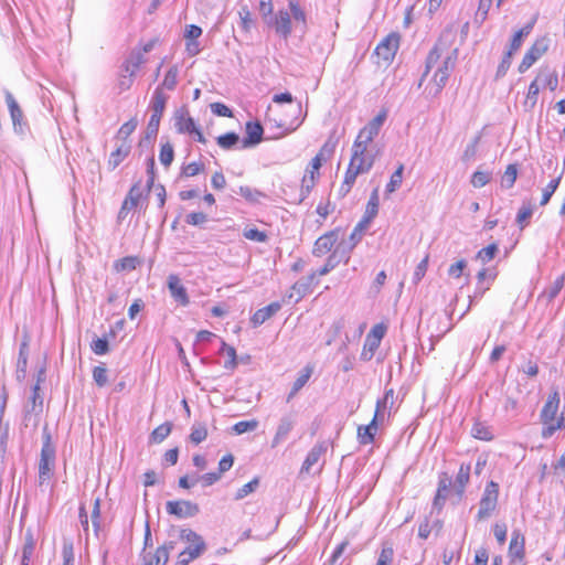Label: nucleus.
Segmentation results:
<instances>
[{"mask_svg": "<svg viewBox=\"0 0 565 565\" xmlns=\"http://www.w3.org/2000/svg\"><path fill=\"white\" fill-rule=\"evenodd\" d=\"M56 451L52 443L51 434L46 428L43 430V445L39 461V484L43 486L54 475L55 470Z\"/></svg>", "mask_w": 565, "mask_h": 565, "instance_id": "f257e3e1", "label": "nucleus"}, {"mask_svg": "<svg viewBox=\"0 0 565 565\" xmlns=\"http://www.w3.org/2000/svg\"><path fill=\"white\" fill-rule=\"evenodd\" d=\"M498 497L499 484L494 481L488 482L479 502L478 520H486L492 514L498 504Z\"/></svg>", "mask_w": 565, "mask_h": 565, "instance_id": "f03ea898", "label": "nucleus"}, {"mask_svg": "<svg viewBox=\"0 0 565 565\" xmlns=\"http://www.w3.org/2000/svg\"><path fill=\"white\" fill-rule=\"evenodd\" d=\"M458 50L454 49L443 61L441 65L437 68L433 76V83L435 86L434 95H438L445 87L451 72L455 68Z\"/></svg>", "mask_w": 565, "mask_h": 565, "instance_id": "7ed1b4c3", "label": "nucleus"}, {"mask_svg": "<svg viewBox=\"0 0 565 565\" xmlns=\"http://www.w3.org/2000/svg\"><path fill=\"white\" fill-rule=\"evenodd\" d=\"M550 39L542 36L536 39L535 42L524 54L518 70L520 73H525L537 60H540L548 50Z\"/></svg>", "mask_w": 565, "mask_h": 565, "instance_id": "20e7f679", "label": "nucleus"}, {"mask_svg": "<svg viewBox=\"0 0 565 565\" xmlns=\"http://www.w3.org/2000/svg\"><path fill=\"white\" fill-rule=\"evenodd\" d=\"M386 111L382 110L366 126H364L354 142L370 145L374 138L379 135L384 121L386 120Z\"/></svg>", "mask_w": 565, "mask_h": 565, "instance_id": "39448f33", "label": "nucleus"}, {"mask_svg": "<svg viewBox=\"0 0 565 565\" xmlns=\"http://www.w3.org/2000/svg\"><path fill=\"white\" fill-rule=\"evenodd\" d=\"M362 154L363 148H361L360 142H353L352 156L347 171L356 178L372 169V161L364 159Z\"/></svg>", "mask_w": 565, "mask_h": 565, "instance_id": "423d86ee", "label": "nucleus"}, {"mask_svg": "<svg viewBox=\"0 0 565 565\" xmlns=\"http://www.w3.org/2000/svg\"><path fill=\"white\" fill-rule=\"evenodd\" d=\"M166 510L169 514L175 515L179 519L192 518L200 512L196 503L186 500L168 501Z\"/></svg>", "mask_w": 565, "mask_h": 565, "instance_id": "0eeeda50", "label": "nucleus"}, {"mask_svg": "<svg viewBox=\"0 0 565 565\" xmlns=\"http://www.w3.org/2000/svg\"><path fill=\"white\" fill-rule=\"evenodd\" d=\"M399 46V34L390 33L386 35L376 46L375 53L379 57H382L385 62H390L394 58Z\"/></svg>", "mask_w": 565, "mask_h": 565, "instance_id": "6e6552de", "label": "nucleus"}, {"mask_svg": "<svg viewBox=\"0 0 565 565\" xmlns=\"http://www.w3.org/2000/svg\"><path fill=\"white\" fill-rule=\"evenodd\" d=\"M338 238H339V230L330 231V232L323 234L316 241V243L313 245L312 254L317 257H321V256L326 255L335 245V243L338 242Z\"/></svg>", "mask_w": 565, "mask_h": 565, "instance_id": "1a4fd4ad", "label": "nucleus"}, {"mask_svg": "<svg viewBox=\"0 0 565 565\" xmlns=\"http://www.w3.org/2000/svg\"><path fill=\"white\" fill-rule=\"evenodd\" d=\"M246 137L242 141V148H250L263 140L264 128L258 121H247L245 126Z\"/></svg>", "mask_w": 565, "mask_h": 565, "instance_id": "9d476101", "label": "nucleus"}, {"mask_svg": "<svg viewBox=\"0 0 565 565\" xmlns=\"http://www.w3.org/2000/svg\"><path fill=\"white\" fill-rule=\"evenodd\" d=\"M558 406L559 394L558 392L555 391L552 394H550L541 412V422L543 423L544 427L548 426L551 422H554L558 411Z\"/></svg>", "mask_w": 565, "mask_h": 565, "instance_id": "9b49d317", "label": "nucleus"}, {"mask_svg": "<svg viewBox=\"0 0 565 565\" xmlns=\"http://www.w3.org/2000/svg\"><path fill=\"white\" fill-rule=\"evenodd\" d=\"M327 441L317 443L308 452L300 470L301 473H310L311 468L319 462V460L327 452Z\"/></svg>", "mask_w": 565, "mask_h": 565, "instance_id": "f8f14e48", "label": "nucleus"}, {"mask_svg": "<svg viewBox=\"0 0 565 565\" xmlns=\"http://www.w3.org/2000/svg\"><path fill=\"white\" fill-rule=\"evenodd\" d=\"M168 288L172 298L181 306L185 307L190 303L186 289L181 284V280L177 275H170L168 277Z\"/></svg>", "mask_w": 565, "mask_h": 565, "instance_id": "ddd939ff", "label": "nucleus"}, {"mask_svg": "<svg viewBox=\"0 0 565 565\" xmlns=\"http://www.w3.org/2000/svg\"><path fill=\"white\" fill-rule=\"evenodd\" d=\"M140 196H141L140 183L138 182L131 186V189L128 192V195L124 200L122 205L118 213V220L122 221L126 218L128 212L137 206Z\"/></svg>", "mask_w": 565, "mask_h": 565, "instance_id": "4468645a", "label": "nucleus"}, {"mask_svg": "<svg viewBox=\"0 0 565 565\" xmlns=\"http://www.w3.org/2000/svg\"><path fill=\"white\" fill-rule=\"evenodd\" d=\"M315 280L316 273H311L310 275L300 278L292 285V292L289 295V299H292L296 295L295 302H298L301 298L311 291V287L315 284Z\"/></svg>", "mask_w": 565, "mask_h": 565, "instance_id": "2eb2a0df", "label": "nucleus"}, {"mask_svg": "<svg viewBox=\"0 0 565 565\" xmlns=\"http://www.w3.org/2000/svg\"><path fill=\"white\" fill-rule=\"evenodd\" d=\"M295 426V418L291 415H286L280 418L277 426L276 434L271 440V447H277L280 443L287 439L289 433Z\"/></svg>", "mask_w": 565, "mask_h": 565, "instance_id": "dca6fc26", "label": "nucleus"}, {"mask_svg": "<svg viewBox=\"0 0 565 565\" xmlns=\"http://www.w3.org/2000/svg\"><path fill=\"white\" fill-rule=\"evenodd\" d=\"M525 539L520 531H513L509 545V557L511 562L521 561L524 557Z\"/></svg>", "mask_w": 565, "mask_h": 565, "instance_id": "f3484780", "label": "nucleus"}, {"mask_svg": "<svg viewBox=\"0 0 565 565\" xmlns=\"http://www.w3.org/2000/svg\"><path fill=\"white\" fill-rule=\"evenodd\" d=\"M174 127L180 134L192 135L195 131L196 125L192 117L185 110H178L174 114Z\"/></svg>", "mask_w": 565, "mask_h": 565, "instance_id": "a211bd4d", "label": "nucleus"}, {"mask_svg": "<svg viewBox=\"0 0 565 565\" xmlns=\"http://www.w3.org/2000/svg\"><path fill=\"white\" fill-rule=\"evenodd\" d=\"M131 145L129 141H121L110 153L108 159V169L115 170L130 153Z\"/></svg>", "mask_w": 565, "mask_h": 565, "instance_id": "6ab92c4d", "label": "nucleus"}, {"mask_svg": "<svg viewBox=\"0 0 565 565\" xmlns=\"http://www.w3.org/2000/svg\"><path fill=\"white\" fill-rule=\"evenodd\" d=\"M6 103L8 105V109L12 119V124L15 130L20 129L22 130V119H23V113L20 108L18 102L15 100L14 96L7 90L6 92Z\"/></svg>", "mask_w": 565, "mask_h": 565, "instance_id": "aec40b11", "label": "nucleus"}, {"mask_svg": "<svg viewBox=\"0 0 565 565\" xmlns=\"http://www.w3.org/2000/svg\"><path fill=\"white\" fill-rule=\"evenodd\" d=\"M206 545H189L177 557L175 565H189L192 561L199 558L204 551Z\"/></svg>", "mask_w": 565, "mask_h": 565, "instance_id": "412c9836", "label": "nucleus"}, {"mask_svg": "<svg viewBox=\"0 0 565 565\" xmlns=\"http://www.w3.org/2000/svg\"><path fill=\"white\" fill-rule=\"evenodd\" d=\"M281 308L279 302H271L268 306L258 309L253 317L250 318V322L254 327H258L263 324L266 320L271 318L275 313H277Z\"/></svg>", "mask_w": 565, "mask_h": 565, "instance_id": "4be33fe9", "label": "nucleus"}, {"mask_svg": "<svg viewBox=\"0 0 565 565\" xmlns=\"http://www.w3.org/2000/svg\"><path fill=\"white\" fill-rule=\"evenodd\" d=\"M35 536L31 527L24 533V542L22 546L21 565H29L35 550Z\"/></svg>", "mask_w": 565, "mask_h": 565, "instance_id": "5701e85b", "label": "nucleus"}, {"mask_svg": "<svg viewBox=\"0 0 565 565\" xmlns=\"http://www.w3.org/2000/svg\"><path fill=\"white\" fill-rule=\"evenodd\" d=\"M535 22L536 18H533L532 21H530L513 34L508 51H511V53L514 54L521 47L524 38H526L532 32Z\"/></svg>", "mask_w": 565, "mask_h": 565, "instance_id": "b1692460", "label": "nucleus"}, {"mask_svg": "<svg viewBox=\"0 0 565 565\" xmlns=\"http://www.w3.org/2000/svg\"><path fill=\"white\" fill-rule=\"evenodd\" d=\"M380 418H381L380 416H376L374 414V417H373V419L371 420V423L369 425H366V426H359V428H358V439H359L360 444L367 445V444L373 443L374 435H375V431L377 429V420Z\"/></svg>", "mask_w": 565, "mask_h": 565, "instance_id": "393cba45", "label": "nucleus"}, {"mask_svg": "<svg viewBox=\"0 0 565 565\" xmlns=\"http://www.w3.org/2000/svg\"><path fill=\"white\" fill-rule=\"evenodd\" d=\"M168 100V96L163 93L162 88L159 86L154 89L150 103V109L152 111L151 115H157L158 117H162L166 104Z\"/></svg>", "mask_w": 565, "mask_h": 565, "instance_id": "a878e982", "label": "nucleus"}, {"mask_svg": "<svg viewBox=\"0 0 565 565\" xmlns=\"http://www.w3.org/2000/svg\"><path fill=\"white\" fill-rule=\"evenodd\" d=\"M275 30L278 34L287 39L291 33L290 13L287 11H279L275 18Z\"/></svg>", "mask_w": 565, "mask_h": 565, "instance_id": "bb28decb", "label": "nucleus"}, {"mask_svg": "<svg viewBox=\"0 0 565 565\" xmlns=\"http://www.w3.org/2000/svg\"><path fill=\"white\" fill-rule=\"evenodd\" d=\"M146 62L145 55L140 50H134L122 65V72L136 74L140 65Z\"/></svg>", "mask_w": 565, "mask_h": 565, "instance_id": "cd10ccee", "label": "nucleus"}, {"mask_svg": "<svg viewBox=\"0 0 565 565\" xmlns=\"http://www.w3.org/2000/svg\"><path fill=\"white\" fill-rule=\"evenodd\" d=\"M350 253L351 250L347 248V245L340 243L333 253L327 258V263L332 269H334L341 262H344L345 264L349 262Z\"/></svg>", "mask_w": 565, "mask_h": 565, "instance_id": "c85d7f7f", "label": "nucleus"}, {"mask_svg": "<svg viewBox=\"0 0 565 565\" xmlns=\"http://www.w3.org/2000/svg\"><path fill=\"white\" fill-rule=\"evenodd\" d=\"M451 486V481L448 478H441L438 482L437 493L434 499L433 508L438 511L441 510L444 503L446 501L449 488Z\"/></svg>", "mask_w": 565, "mask_h": 565, "instance_id": "c756f323", "label": "nucleus"}, {"mask_svg": "<svg viewBox=\"0 0 565 565\" xmlns=\"http://www.w3.org/2000/svg\"><path fill=\"white\" fill-rule=\"evenodd\" d=\"M379 213V189H374L371 193V196L369 199V202L365 207L364 215L362 220H364V223H371V221Z\"/></svg>", "mask_w": 565, "mask_h": 565, "instance_id": "7c9ffc66", "label": "nucleus"}, {"mask_svg": "<svg viewBox=\"0 0 565 565\" xmlns=\"http://www.w3.org/2000/svg\"><path fill=\"white\" fill-rule=\"evenodd\" d=\"M471 466L470 463H461L455 480V488L459 495H462L467 483L469 482Z\"/></svg>", "mask_w": 565, "mask_h": 565, "instance_id": "2f4dec72", "label": "nucleus"}, {"mask_svg": "<svg viewBox=\"0 0 565 565\" xmlns=\"http://www.w3.org/2000/svg\"><path fill=\"white\" fill-rule=\"evenodd\" d=\"M539 82H542L550 90H555L558 86V77L555 71L550 70L548 67L542 68L535 78Z\"/></svg>", "mask_w": 565, "mask_h": 565, "instance_id": "473e14b6", "label": "nucleus"}, {"mask_svg": "<svg viewBox=\"0 0 565 565\" xmlns=\"http://www.w3.org/2000/svg\"><path fill=\"white\" fill-rule=\"evenodd\" d=\"M369 223H364V220H361L356 226L353 228L349 241L342 242L341 244L347 245V248H349L351 252L356 246V244L362 239L364 231L367 228Z\"/></svg>", "mask_w": 565, "mask_h": 565, "instance_id": "72a5a7b5", "label": "nucleus"}, {"mask_svg": "<svg viewBox=\"0 0 565 565\" xmlns=\"http://www.w3.org/2000/svg\"><path fill=\"white\" fill-rule=\"evenodd\" d=\"M403 172H404V164L399 163L397 169L393 172V174L390 178L388 183L385 188V194L388 196L390 194L394 193L403 182Z\"/></svg>", "mask_w": 565, "mask_h": 565, "instance_id": "f704fd0d", "label": "nucleus"}, {"mask_svg": "<svg viewBox=\"0 0 565 565\" xmlns=\"http://www.w3.org/2000/svg\"><path fill=\"white\" fill-rule=\"evenodd\" d=\"M175 541H167L154 551V558L157 565L167 564L169 561L170 552L175 548Z\"/></svg>", "mask_w": 565, "mask_h": 565, "instance_id": "c9c22d12", "label": "nucleus"}, {"mask_svg": "<svg viewBox=\"0 0 565 565\" xmlns=\"http://www.w3.org/2000/svg\"><path fill=\"white\" fill-rule=\"evenodd\" d=\"M539 93H540V86L537 84V79H534L530 84L526 97L523 102V107L526 111H531L535 107V105L537 103Z\"/></svg>", "mask_w": 565, "mask_h": 565, "instance_id": "e433bc0d", "label": "nucleus"}, {"mask_svg": "<svg viewBox=\"0 0 565 565\" xmlns=\"http://www.w3.org/2000/svg\"><path fill=\"white\" fill-rule=\"evenodd\" d=\"M312 373V369L307 366L303 369L302 373L296 379L292 384L291 391L288 394L287 402H290L291 398L307 384Z\"/></svg>", "mask_w": 565, "mask_h": 565, "instance_id": "4c0bfd02", "label": "nucleus"}, {"mask_svg": "<svg viewBox=\"0 0 565 565\" xmlns=\"http://www.w3.org/2000/svg\"><path fill=\"white\" fill-rule=\"evenodd\" d=\"M444 43L441 40L438 41V43L431 49V51L429 52L427 58H426V71L423 75V77H425L429 70L439 61V58L441 57L445 49H444Z\"/></svg>", "mask_w": 565, "mask_h": 565, "instance_id": "58836bf2", "label": "nucleus"}, {"mask_svg": "<svg viewBox=\"0 0 565 565\" xmlns=\"http://www.w3.org/2000/svg\"><path fill=\"white\" fill-rule=\"evenodd\" d=\"M140 260L137 256H126L115 262L114 267L117 271H129L137 268Z\"/></svg>", "mask_w": 565, "mask_h": 565, "instance_id": "ea45409f", "label": "nucleus"}, {"mask_svg": "<svg viewBox=\"0 0 565 565\" xmlns=\"http://www.w3.org/2000/svg\"><path fill=\"white\" fill-rule=\"evenodd\" d=\"M561 180H562V173L559 175H557L556 178H554L553 180H551L547 185L543 189L542 191V199H541V202L540 204L542 206L546 205L552 195L555 193V191L557 190L559 183H561Z\"/></svg>", "mask_w": 565, "mask_h": 565, "instance_id": "a19ab883", "label": "nucleus"}, {"mask_svg": "<svg viewBox=\"0 0 565 565\" xmlns=\"http://www.w3.org/2000/svg\"><path fill=\"white\" fill-rule=\"evenodd\" d=\"M178 537L190 545H206L203 537L191 529H181Z\"/></svg>", "mask_w": 565, "mask_h": 565, "instance_id": "79ce46f5", "label": "nucleus"}, {"mask_svg": "<svg viewBox=\"0 0 565 565\" xmlns=\"http://www.w3.org/2000/svg\"><path fill=\"white\" fill-rule=\"evenodd\" d=\"M41 387L39 386V383H35V385L32 388V396H31V408L28 407V413L33 412L36 415L42 413L43 409V397L41 395Z\"/></svg>", "mask_w": 565, "mask_h": 565, "instance_id": "37998d69", "label": "nucleus"}, {"mask_svg": "<svg viewBox=\"0 0 565 565\" xmlns=\"http://www.w3.org/2000/svg\"><path fill=\"white\" fill-rule=\"evenodd\" d=\"M216 142L222 149L230 150L239 142V136L236 132H226L218 136Z\"/></svg>", "mask_w": 565, "mask_h": 565, "instance_id": "c03bdc74", "label": "nucleus"}, {"mask_svg": "<svg viewBox=\"0 0 565 565\" xmlns=\"http://www.w3.org/2000/svg\"><path fill=\"white\" fill-rule=\"evenodd\" d=\"M206 436H207L206 426L202 423H194L191 428L190 440L193 444L199 445L203 440L206 439Z\"/></svg>", "mask_w": 565, "mask_h": 565, "instance_id": "a18cd8bd", "label": "nucleus"}, {"mask_svg": "<svg viewBox=\"0 0 565 565\" xmlns=\"http://www.w3.org/2000/svg\"><path fill=\"white\" fill-rule=\"evenodd\" d=\"M220 353L225 354L228 358V360L224 363L225 369L234 370L237 366V356L235 348L226 344L225 342H222Z\"/></svg>", "mask_w": 565, "mask_h": 565, "instance_id": "49530a36", "label": "nucleus"}, {"mask_svg": "<svg viewBox=\"0 0 565 565\" xmlns=\"http://www.w3.org/2000/svg\"><path fill=\"white\" fill-rule=\"evenodd\" d=\"M172 424L167 422L154 428V430L150 435V439L153 443L163 441L171 433Z\"/></svg>", "mask_w": 565, "mask_h": 565, "instance_id": "de8ad7c7", "label": "nucleus"}, {"mask_svg": "<svg viewBox=\"0 0 565 565\" xmlns=\"http://www.w3.org/2000/svg\"><path fill=\"white\" fill-rule=\"evenodd\" d=\"M238 17L241 20V28L244 32H249L254 26V20L247 6H241L238 10Z\"/></svg>", "mask_w": 565, "mask_h": 565, "instance_id": "09e8293b", "label": "nucleus"}, {"mask_svg": "<svg viewBox=\"0 0 565 565\" xmlns=\"http://www.w3.org/2000/svg\"><path fill=\"white\" fill-rule=\"evenodd\" d=\"M174 158V150L172 145L167 141L161 145L160 153H159V160L160 163L164 167H169Z\"/></svg>", "mask_w": 565, "mask_h": 565, "instance_id": "8fccbe9b", "label": "nucleus"}, {"mask_svg": "<svg viewBox=\"0 0 565 565\" xmlns=\"http://www.w3.org/2000/svg\"><path fill=\"white\" fill-rule=\"evenodd\" d=\"M138 126V120L136 118H131L127 122H125L118 130L117 139L121 141H128V137L135 131Z\"/></svg>", "mask_w": 565, "mask_h": 565, "instance_id": "3c124183", "label": "nucleus"}, {"mask_svg": "<svg viewBox=\"0 0 565 565\" xmlns=\"http://www.w3.org/2000/svg\"><path fill=\"white\" fill-rule=\"evenodd\" d=\"M239 195H242L245 200H247L248 202H252V203H256L259 201L260 198H265L266 195L256 190V189H252L249 186H246V185H242L239 186L238 189V192H237Z\"/></svg>", "mask_w": 565, "mask_h": 565, "instance_id": "603ef678", "label": "nucleus"}, {"mask_svg": "<svg viewBox=\"0 0 565 565\" xmlns=\"http://www.w3.org/2000/svg\"><path fill=\"white\" fill-rule=\"evenodd\" d=\"M379 347L380 343H377V341L365 338L364 345L360 355L361 360L365 362L372 360Z\"/></svg>", "mask_w": 565, "mask_h": 565, "instance_id": "864d4df0", "label": "nucleus"}, {"mask_svg": "<svg viewBox=\"0 0 565 565\" xmlns=\"http://www.w3.org/2000/svg\"><path fill=\"white\" fill-rule=\"evenodd\" d=\"M518 177V168L516 164H509L505 169V172L501 180V185L511 189L516 180Z\"/></svg>", "mask_w": 565, "mask_h": 565, "instance_id": "5fc2aeb1", "label": "nucleus"}, {"mask_svg": "<svg viewBox=\"0 0 565 565\" xmlns=\"http://www.w3.org/2000/svg\"><path fill=\"white\" fill-rule=\"evenodd\" d=\"M497 253H498V245L495 243H492V244L488 245L487 247L481 248L477 253V259H479L483 264H487L495 257Z\"/></svg>", "mask_w": 565, "mask_h": 565, "instance_id": "6e6d98bb", "label": "nucleus"}, {"mask_svg": "<svg viewBox=\"0 0 565 565\" xmlns=\"http://www.w3.org/2000/svg\"><path fill=\"white\" fill-rule=\"evenodd\" d=\"M471 435L480 440H491L493 438L492 433L482 423H476L471 428Z\"/></svg>", "mask_w": 565, "mask_h": 565, "instance_id": "4d7b16f0", "label": "nucleus"}, {"mask_svg": "<svg viewBox=\"0 0 565 565\" xmlns=\"http://www.w3.org/2000/svg\"><path fill=\"white\" fill-rule=\"evenodd\" d=\"M513 54L511 51H507L498 65L494 78L498 81L505 76L508 70L511 66Z\"/></svg>", "mask_w": 565, "mask_h": 565, "instance_id": "13d9d810", "label": "nucleus"}, {"mask_svg": "<svg viewBox=\"0 0 565 565\" xmlns=\"http://www.w3.org/2000/svg\"><path fill=\"white\" fill-rule=\"evenodd\" d=\"M562 427H565V416H564V412L562 413L561 417L558 419H554V422H551V424L546 427L543 428L542 430V437L543 438H550L554 435V433L562 428Z\"/></svg>", "mask_w": 565, "mask_h": 565, "instance_id": "bf43d9fd", "label": "nucleus"}, {"mask_svg": "<svg viewBox=\"0 0 565 565\" xmlns=\"http://www.w3.org/2000/svg\"><path fill=\"white\" fill-rule=\"evenodd\" d=\"M393 403H394V390L390 388L385 392L384 397L382 399L377 401L375 415L380 416L382 418L383 409L386 407L387 404H390L392 406Z\"/></svg>", "mask_w": 565, "mask_h": 565, "instance_id": "052dcab7", "label": "nucleus"}, {"mask_svg": "<svg viewBox=\"0 0 565 565\" xmlns=\"http://www.w3.org/2000/svg\"><path fill=\"white\" fill-rule=\"evenodd\" d=\"M178 74H179L178 66H175V65L171 66L164 76L162 86L168 88L169 90L174 89L177 86V83H178Z\"/></svg>", "mask_w": 565, "mask_h": 565, "instance_id": "680f3d73", "label": "nucleus"}, {"mask_svg": "<svg viewBox=\"0 0 565 565\" xmlns=\"http://www.w3.org/2000/svg\"><path fill=\"white\" fill-rule=\"evenodd\" d=\"M258 484V478H254L252 481L247 482L237 490V492L235 493V500H242L248 494L253 493L257 489Z\"/></svg>", "mask_w": 565, "mask_h": 565, "instance_id": "e2e57ef3", "label": "nucleus"}, {"mask_svg": "<svg viewBox=\"0 0 565 565\" xmlns=\"http://www.w3.org/2000/svg\"><path fill=\"white\" fill-rule=\"evenodd\" d=\"M257 427H258V422L256 419L242 420V422L236 423L233 426V430L235 431V434L242 435V434L247 433V431H253Z\"/></svg>", "mask_w": 565, "mask_h": 565, "instance_id": "0e129e2a", "label": "nucleus"}, {"mask_svg": "<svg viewBox=\"0 0 565 565\" xmlns=\"http://www.w3.org/2000/svg\"><path fill=\"white\" fill-rule=\"evenodd\" d=\"M63 565H74V546L73 542L65 540L62 548Z\"/></svg>", "mask_w": 565, "mask_h": 565, "instance_id": "69168bd1", "label": "nucleus"}, {"mask_svg": "<svg viewBox=\"0 0 565 565\" xmlns=\"http://www.w3.org/2000/svg\"><path fill=\"white\" fill-rule=\"evenodd\" d=\"M93 379L97 386L103 387L107 384V369L104 365H97L93 370Z\"/></svg>", "mask_w": 565, "mask_h": 565, "instance_id": "338daca9", "label": "nucleus"}, {"mask_svg": "<svg viewBox=\"0 0 565 565\" xmlns=\"http://www.w3.org/2000/svg\"><path fill=\"white\" fill-rule=\"evenodd\" d=\"M394 557V550L390 545H385L382 547L376 565H392Z\"/></svg>", "mask_w": 565, "mask_h": 565, "instance_id": "774afa93", "label": "nucleus"}]
</instances>
